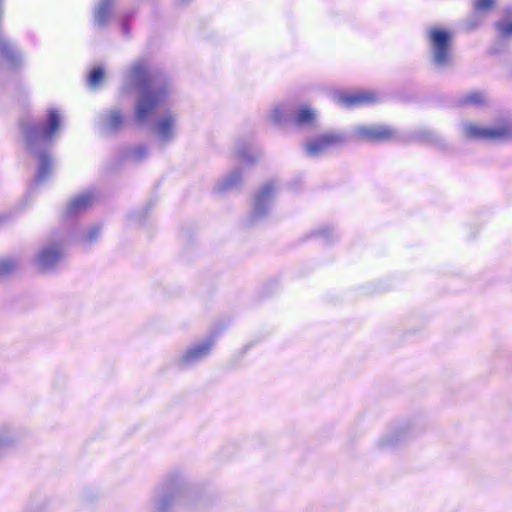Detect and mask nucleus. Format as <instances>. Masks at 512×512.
Masks as SVG:
<instances>
[{
    "instance_id": "nucleus-1",
    "label": "nucleus",
    "mask_w": 512,
    "mask_h": 512,
    "mask_svg": "<svg viewBox=\"0 0 512 512\" xmlns=\"http://www.w3.org/2000/svg\"><path fill=\"white\" fill-rule=\"evenodd\" d=\"M462 133L469 139L505 141L512 139V122H503L493 126L466 122L462 125Z\"/></svg>"
},
{
    "instance_id": "nucleus-2",
    "label": "nucleus",
    "mask_w": 512,
    "mask_h": 512,
    "mask_svg": "<svg viewBox=\"0 0 512 512\" xmlns=\"http://www.w3.org/2000/svg\"><path fill=\"white\" fill-rule=\"evenodd\" d=\"M428 37L434 62L438 65L447 63L451 57V33L434 27L429 30Z\"/></svg>"
},
{
    "instance_id": "nucleus-3",
    "label": "nucleus",
    "mask_w": 512,
    "mask_h": 512,
    "mask_svg": "<svg viewBox=\"0 0 512 512\" xmlns=\"http://www.w3.org/2000/svg\"><path fill=\"white\" fill-rule=\"evenodd\" d=\"M65 251L59 243H50L43 246L36 253L33 264L40 272H48L57 266L63 259Z\"/></svg>"
},
{
    "instance_id": "nucleus-4",
    "label": "nucleus",
    "mask_w": 512,
    "mask_h": 512,
    "mask_svg": "<svg viewBox=\"0 0 512 512\" xmlns=\"http://www.w3.org/2000/svg\"><path fill=\"white\" fill-rule=\"evenodd\" d=\"M152 133L157 142L167 144L177 135V117L169 112L159 116L152 125Z\"/></svg>"
},
{
    "instance_id": "nucleus-5",
    "label": "nucleus",
    "mask_w": 512,
    "mask_h": 512,
    "mask_svg": "<svg viewBox=\"0 0 512 512\" xmlns=\"http://www.w3.org/2000/svg\"><path fill=\"white\" fill-rule=\"evenodd\" d=\"M395 136V130L388 126H359L355 130V137L360 141H386Z\"/></svg>"
},
{
    "instance_id": "nucleus-6",
    "label": "nucleus",
    "mask_w": 512,
    "mask_h": 512,
    "mask_svg": "<svg viewBox=\"0 0 512 512\" xmlns=\"http://www.w3.org/2000/svg\"><path fill=\"white\" fill-rule=\"evenodd\" d=\"M336 101L346 108L357 107L375 100V94L368 91L341 92L336 96Z\"/></svg>"
},
{
    "instance_id": "nucleus-7",
    "label": "nucleus",
    "mask_w": 512,
    "mask_h": 512,
    "mask_svg": "<svg viewBox=\"0 0 512 512\" xmlns=\"http://www.w3.org/2000/svg\"><path fill=\"white\" fill-rule=\"evenodd\" d=\"M161 99L157 95L147 94L142 97L136 106V119L141 122L148 118L151 112L160 104Z\"/></svg>"
},
{
    "instance_id": "nucleus-8",
    "label": "nucleus",
    "mask_w": 512,
    "mask_h": 512,
    "mask_svg": "<svg viewBox=\"0 0 512 512\" xmlns=\"http://www.w3.org/2000/svg\"><path fill=\"white\" fill-rule=\"evenodd\" d=\"M211 346V342L206 341L188 349L181 355L180 362L183 364H191L204 358L210 352Z\"/></svg>"
},
{
    "instance_id": "nucleus-9",
    "label": "nucleus",
    "mask_w": 512,
    "mask_h": 512,
    "mask_svg": "<svg viewBox=\"0 0 512 512\" xmlns=\"http://www.w3.org/2000/svg\"><path fill=\"white\" fill-rule=\"evenodd\" d=\"M340 141V137L334 134H327L320 136L314 141H311L307 144L306 149L310 155H318L325 151L331 145L338 143Z\"/></svg>"
},
{
    "instance_id": "nucleus-10",
    "label": "nucleus",
    "mask_w": 512,
    "mask_h": 512,
    "mask_svg": "<svg viewBox=\"0 0 512 512\" xmlns=\"http://www.w3.org/2000/svg\"><path fill=\"white\" fill-rule=\"evenodd\" d=\"M153 502L159 508H169L175 501L174 496L168 492L167 483L158 487L152 496Z\"/></svg>"
},
{
    "instance_id": "nucleus-11",
    "label": "nucleus",
    "mask_w": 512,
    "mask_h": 512,
    "mask_svg": "<svg viewBox=\"0 0 512 512\" xmlns=\"http://www.w3.org/2000/svg\"><path fill=\"white\" fill-rule=\"evenodd\" d=\"M61 125V117L55 110H51L48 115L47 123L44 128V135L47 137L52 136Z\"/></svg>"
},
{
    "instance_id": "nucleus-12",
    "label": "nucleus",
    "mask_w": 512,
    "mask_h": 512,
    "mask_svg": "<svg viewBox=\"0 0 512 512\" xmlns=\"http://www.w3.org/2000/svg\"><path fill=\"white\" fill-rule=\"evenodd\" d=\"M316 119V113L309 107H302L295 116V122L299 125H308Z\"/></svg>"
},
{
    "instance_id": "nucleus-13",
    "label": "nucleus",
    "mask_w": 512,
    "mask_h": 512,
    "mask_svg": "<svg viewBox=\"0 0 512 512\" xmlns=\"http://www.w3.org/2000/svg\"><path fill=\"white\" fill-rule=\"evenodd\" d=\"M104 79V71L102 68L97 67L93 69L89 75V85L93 88L97 87Z\"/></svg>"
},
{
    "instance_id": "nucleus-14",
    "label": "nucleus",
    "mask_w": 512,
    "mask_h": 512,
    "mask_svg": "<svg viewBox=\"0 0 512 512\" xmlns=\"http://www.w3.org/2000/svg\"><path fill=\"white\" fill-rule=\"evenodd\" d=\"M287 114V109L285 106H276L270 114V118L275 123L281 122Z\"/></svg>"
},
{
    "instance_id": "nucleus-15",
    "label": "nucleus",
    "mask_w": 512,
    "mask_h": 512,
    "mask_svg": "<svg viewBox=\"0 0 512 512\" xmlns=\"http://www.w3.org/2000/svg\"><path fill=\"white\" fill-rule=\"evenodd\" d=\"M122 122V116L118 112H111L106 119V125L109 129H115Z\"/></svg>"
},
{
    "instance_id": "nucleus-16",
    "label": "nucleus",
    "mask_w": 512,
    "mask_h": 512,
    "mask_svg": "<svg viewBox=\"0 0 512 512\" xmlns=\"http://www.w3.org/2000/svg\"><path fill=\"white\" fill-rule=\"evenodd\" d=\"M495 4V0H476L475 9L477 12H486L490 10Z\"/></svg>"
},
{
    "instance_id": "nucleus-17",
    "label": "nucleus",
    "mask_w": 512,
    "mask_h": 512,
    "mask_svg": "<svg viewBox=\"0 0 512 512\" xmlns=\"http://www.w3.org/2000/svg\"><path fill=\"white\" fill-rule=\"evenodd\" d=\"M89 201L90 198L88 196H81L72 201L71 208L75 211L83 209L87 207Z\"/></svg>"
},
{
    "instance_id": "nucleus-18",
    "label": "nucleus",
    "mask_w": 512,
    "mask_h": 512,
    "mask_svg": "<svg viewBox=\"0 0 512 512\" xmlns=\"http://www.w3.org/2000/svg\"><path fill=\"white\" fill-rule=\"evenodd\" d=\"M108 6L107 5H104V6H99L95 12V21H97L98 23H103L108 15Z\"/></svg>"
},
{
    "instance_id": "nucleus-19",
    "label": "nucleus",
    "mask_w": 512,
    "mask_h": 512,
    "mask_svg": "<svg viewBox=\"0 0 512 512\" xmlns=\"http://www.w3.org/2000/svg\"><path fill=\"white\" fill-rule=\"evenodd\" d=\"M15 268V263L11 260L0 262V274H5Z\"/></svg>"
},
{
    "instance_id": "nucleus-20",
    "label": "nucleus",
    "mask_w": 512,
    "mask_h": 512,
    "mask_svg": "<svg viewBox=\"0 0 512 512\" xmlns=\"http://www.w3.org/2000/svg\"><path fill=\"white\" fill-rule=\"evenodd\" d=\"M499 32L504 36L512 35V22L498 24Z\"/></svg>"
},
{
    "instance_id": "nucleus-21",
    "label": "nucleus",
    "mask_w": 512,
    "mask_h": 512,
    "mask_svg": "<svg viewBox=\"0 0 512 512\" xmlns=\"http://www.w3.org/2000/svg\"><path fill=\"white\" fill-rule=\"evenodd\" d=\"M267 197H268L267 194L264 192L257 196V198L255 200V210L257 212L261 211L264 202H266V200H267Z\"/></svg>"
},
{
    "instance_id": "nucleus-22",
    "label": "nucleus",
    "mask_w": 512,
    "mask_h": 512,
    "mask_svg": "<svg viewBox=\"0 0 512 512\" xmlns=\"http://www.w3.org/2000/svg\"><path fill=\"white\" fill-rule=\"evenodd\" d=\"M148 154V151L146 148L144 147H139L137 149L134 150L133 152V157L137 160H140L141 158H143L145 155Z\"/></svg>"
},
{
    "instance_id": "nucleus-23",
    "label": "nucleus",
    "mask_w": 512,
    "mask_h": 512,
    "mask_svg": "<svg viewBox=\"0 0 512 512\" xmlns=\"http://www.w3.org/2000/svg\"><path fill=\"white\" fill-rule=\"evenodd\" d=\"M8 443H9L8 438L5 435L0 434V448L7 445Z\"/></svg>"
}]
</instances>
